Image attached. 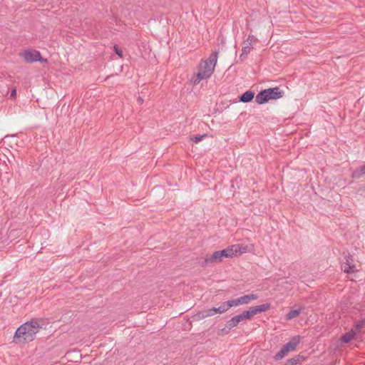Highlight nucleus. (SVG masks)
<instances>
[{"label": "nucleus", "mask_w": 365, "mask_h": 365, "mask_svg": "<svg viewBox=\"0 0 365 365\" xmlns=\"http://www.w3.org/2000/svg\"><path fill=\"white\" fill-rule=\"evenodd\" d=\"M257 299H258L257 294H246V295L240 297L236 299L228 300V305H230V307H237L239 305H242V304H247L250 302L251 300H255Z\"/></svg>", "instance_id": "3"}, {"label": "nucleus", "mask_w": 365, "mask_h": 365, "mask_svg": "<svg viewBox=\"0 0 365 365\" xmlns=\"http://www.w3.org/2000/svg\"><path fill=\"white\" fill-rule=\"evenodd\" d=\"M265 91H267V93L268 94V98L269 100L270 99H273V100L279 99V98H282L284 94V92L283 91L280 90V88L279 87L267 88V89H265Z\"/></svg>", "instance_id": "9"}, {"label": "nucleus", "mask_w": 365, "mask_h": 365, "mask_svg": "<svg viewBox=\"0 0 365 365\" xmlns=\"http://www.w3.org/2000/svg\"><path fill=\"white\" fill-rule=\"evenodd\" d=\"M137 101L139 103H142L143 102V99L141 97H138Z\"/></svg>", "instance_id": "29"}, {"label": "nucleus", "mask_w": 365, "mask_h": 365, "mask_svg": "<svg viewBox=\"0 0 365 365\" xmlns=\"http://www.w3.org/2000/svg\"><path fill=\"white\" fill-rule=\"evenodd\" d=\"M222 259L220 257V253L218 251L213 252L212 255H207L206 257L202 260L200 261V264L205 267L208 264H217L222 262Z\"/></svg>", "instance_id": "6"}, {"label": "nucleus", "mask_w": 365, "mask_h": 365, "mask_svg": "<svg viewBox=\"0 0 365 365\" xmlns=\"http://www.w3.org/2000/svg\"><path fill=\"white\" fill-rule=\"evenodd\" d=\"M16 89H13V90L11 91V97H15V96H16Z\"/></svg>", "instance_id": "27"}, {"label": "nucleus", "mask_w": 365, "mask_h": 365, "mask_svg": "<svg viewBox=\"0 0 365 365\" xmlns=\"http://www.w3.org/2000/svg\"><path fill=\"white\" fill-rule=\"evenodd\" d=\"M345 262L341 264V269L345 273H354L356 271L355 264H354L353 257L350 254L344 257Z\"/></svg>", "instance_id": "7"}, {"label": "nucleus", "mask_w": 365, "mask_h": 365, "mask_svg": "<svg viewBox=\"0 0 365 365\" xmlns=\"http://www.w3.org/2000/svg\"><path fill=\"white\" fill-rule=\"evenodd\" d=\"M230 308V306L228 305V301L224 302L219 307H213L212 312H214V314H222L227 311Z\"/></svg>", "instance_id": "15"}, {"label": "nucleus", "mask_w": 365, "mask_h": 365, "mask_svg": "<svg viewBox=\"0 0 365 365\" xmlns=\"http://www.w3.org/2000/svg\"><path fill=\"white\" fill-rule=\"evenodd\" d=\"M249 41H243V46L242 48V53L240 58L244 61L246 58L247 55L251 51L252 46Z\"/></svg>", "instance_id": "13"}, {"label": "nucleus", "mask_w": 365, "mask_h": 365, "mask_svg": "<svg viewBox=\"0 0 365 365\" xmlns=\"http://www.w3.org/2000/svg\"><path fill=\"white\" fill-rule=\"evenodd\" d=\"M288 351L284 347H282L281 349L274 355V358L275 360H280L285 357L288 354Z\"/></svg>", "instance_id": "20"}, {"label": "nucleus", "mask_w": 365, "mask_h": 365, "mask_svg": "<svg viewBox=\"0 0 365 365\" xmlns=\"http://www.w3.org/2000/svg\"><path fill=\"white\" fill-rule=\"evenodd\" d=\"M256 40V38L252 36V35H250L248 36V38L245 40L244 41H249L251 44H252V43Z\"/></svg>", "instance_id": "25"}, {"label": "nucleus", "mask_w": 365, "mask_h": 365, "mask_svg": "<svg viewBox=\"0 0 365 365\" xmlns=\"http://www.w3.org/2000/svg\"><path fill=\"white\" fill-rule=\"evenodd\" d=\"M230 330H228V329L225 327V328L222 329V331L225 333V334H227L229 332Z\"/></svg>", "instance_id": "28"}, {"label": "nucleus", "mask_w": 365, "mask_h": 365, "mask_svg": "<svg viewBox=\"0 0 365 365\" xmlns=\"http://www.w3.org/2000/svg\"><path fill=\"white\" fill-rule=\"evenodd\" d=\"M247 319H250L248 317L247 312L244 311L241 314L234 316L229 321H227L226 323V327L228 329V330H230L232 328L237 327L240 322Z\"/></svg>", "instance_id": "5"}, {"label": "nucleus", "mask_w": 365, "mask_h": 365, "mask_svg": "<svg viewBox=\"0 0 365 365\" xmlns=\"http://www.w3.org/2000/svg\"><path fill=\"white\" fill-rule=\"evenodd\" d=\"M255 97V93L252 91H247L239 96V101L242 103H249L252 101Z\"/></svg>", "instance_id": "14"}, {"label": "nucleus", "mask_w": 365, "mask_h": 365, "mask_svg": "<svg viewBox=\"0 0 365 365\" xmlns=\"http://www.w3.org/2000/svg\"><path fill=\"white\" fill-rule=\"evenodd\" d=\"M301 341V336L299 335L293 336L289 342L283 345V347L285 348L288 352L293 351L296 349L297 345L299 344Z\"/></svg>", "instance_id": "10"}, {"label": "nucleus", "mask_w": 365, "mask_h": 365, "mask_svg": "<svg viewBox=\"0 0 365 365\" xmlns=\"http://www.w3.org/2000/svg\"><path fill=\"white\" fill-rule=\"evenodd\" d=\"M364 326H365V324L362 323V319L361 321H359L356 324V329H359L362 328Z\"/></svg>", "instance_id": "26"}, {"label": "nucleus", "mask_w": 365, "mask_h": 365, "mask_svg": "<svg viewBox=\"0 0 365 365\" xmlns=\"http://www.w3.org/2000/svg\"><path fill=\"white\" fill-rule=\"evenodd\" d=\"M114 51L119 56V57H123V51L117 45L114 46Z\"/></svg>", "instance_id": "24"}, {"label": "nucleus", "mask_w": 365, "mask_h": 365, "mask_svg": "<svg viewBox=\"0 0 365 365\" xmlns=\"http://www.w3.org/2000/svg\"><path fill=\"white\" fill-rule=\"evenodd\" d=\"M269 100L268 94L265 89L259 92L255 97L256 102L260 105L267 103Z\"/></svg>", "instance_id": "12"}, {"label": "nucleus", "mask_w": 365, "mask_h": 365, "mask_svg": "<svg viewBox=\"0 0 365 365\" xmlns=\"http://www.w3.org/2000/svg\"><path fill=\"white\" fill-rule=\"evenodd\" d=\"M218 252L222 259L223 257H232L234 256V252L231 246H229L227 248L220 250Z\"/></svg>", "instance_id": "18"}, {"label": "nucleus", "mask_w": 365, "mask_h": 365, "mask_svg": "<svg viewBox=\"0 0 365 365\" xmlns=\"http://www.w3.org/2000/svg\"><path fill=\"white\" fill-rule=\"evenodd\" d=\"M270 309V304H262L260 305L251 307L248 310H246L248 317L251 319L255 315H256L258 313H262L267 311Z\"/></svg>", "instance_id": "8"}, {"label": "nucleus", "mask_w": 365, "mask_h": 365, "mask_svg": "<svg viewBox=\"0 0 365 365\" xmlns=\"http://www.w3.org/2000/svg\"><path fill=\"white\" fill-rule=\"evenodd\" d=\"M217 57L218 52L213 51L207 60L202 61L200 63L197 73L193 76L191 80L193 85H197L202 80L210 78L215 71Z\"/></svg>", "instance_id": "2"}, {"label": "nucleus", "mask_w": 365, "mask_h": 365, "mask_svg": "<svg viewBox=\"0 0 365 365\" xmlns=\"http://www.w3.org/2000/svg\"><path fill=\"white\" fill-rule=\"evenodd\" d=\"M363 175H365V164L362 166H360L353 173V176L354 178H360Z\"/></svg>", "instance_id": "21"}, {"label": "nucleus", "mask_w": 365, "mask_h": 365, "mask_svg": "<svg viewBox=\"0 0 365 365\" xmlns=\"http://www.w3.org/2000/svg\"><path fill=\"white\" fill-rule=\"evenodd\" d=\"M294 358H296L297 359H298V361L300 360V359H303V356H300V355H297V356H295Z\"/></svg>", "instance_id": "30"}, {"label": "nucleus", "mask_w": 365, "mask_h": 365, "mask_svg": "<svg viewBox=\"0 0 365 365\" xmlns=\"http://www.w3.org/2000/svg\"><path fill=\"white\" fill-rule=\"evenodd\" d=\"M301 313V309H292L291 311H289L285 316V319L287 320H290V319H292L294 318H295L296 317H297L298 315H299Z\"/></svg>", "instance_id": "19"}, {"label": "nucleus", "mask_w": 365, "mask_h": 365, "mask_svg": "<svg viewBox=\"0 0 365 365\" xmlns=\"http://www.w3.org/2000/svg\"><path fill=\"white\" fill-rule=\"evenodd\" d=\"M41 319H32L21 324L14 335L16 343H28L34 340L36 334L44 327Z\"/></svg>", "instance_id": "1"}, {"label": "nucleus", "mask_w": 365, "mask_h": 365, "mask_svg": "<svg viewBox=\"0 0 365 365\" xmlns=\"http://www.w3.org/2000/svg\"><path fill=\"white\" fill-rule=\"evenodd\" d=\"M206 136H207L206 134L196 135H194V136L191 137V140L193 142H195V143H197L200 142Z\"/></svg>", "instance_id": "22"}, {"label": "nucleus", "mask_w": 365, "mask_h": 365, "mask_svg": "<svg viewBox=\"0 0 365 365\" xmlns=\"http://www.w3.org/2000/svg\"><path fill=\"white\" fill-rule=\"evenodd\" d=\"M23 57L24 60L28 63L33 62H46L47 60L41 57V53L38 51H31L26 50L23 53Z\"/></svg>", "instance_id": "4"}, {"label": "nucleus", "mask_w": 365, "mask_h": 365, "mask_svg": "<svg viewBox=\"0 0 365 365\" xmlns=\"http://www.w3.org/2000/svg\"><path fill=\"white\" fill-rule=\"evenodd\" d=\"M355 335V331L351 329L349 331L344 334L341 337V340L342 342L348 344L354 338Z\"/></svg>", "instance_id": "16"}, {"label": "nucleus", "mask_w": 365, "mask_h": 365, "mask_svg": "<svg viewBox=\"0 0 365 365\" xmlns=\"http://www.w3.org/2000/svg\"><path fill=\"white\" fill-rule=\"evenodd\" d=\"M233 251L234 256H236L237 255H242L243 253H246L249 252V247L247 245L243 244H236L231 245Z\"/></svg>", "instance_id": "11"}, {"label": "nucleus", "mask_w": 365, "mask_h": 365, "mask_svg": "<svg viewBox=\"0 0 365 365\" xmlns=\"http://www.w3.org/2000/svg\"><path fill=\"white\" fill-rule=\"evenodd\" d=\"M298 363V359L292 358L288 359L284 365H296Z\"/></svg>", "instance_id": "23"}, {"label": "nucleus", "mask_w": 365, "mask_h": 365, "mask_svg": "<svg viewBox=\"0 0 365 365\" xmlns=\"http://www.w3.org/2000/svg\"><path fill=\"white\" fill-rule=\"evenodd\" d=\"M213 315H215L214 312H212V308H210L200 312L195 317L199 319H202Z\"/></svg>", "instance_id": "17"}]
</instances>
